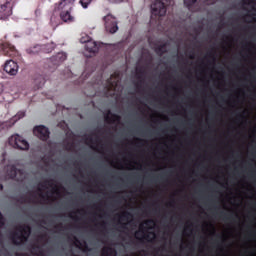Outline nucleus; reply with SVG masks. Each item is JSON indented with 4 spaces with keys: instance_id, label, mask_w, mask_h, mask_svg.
Instances as JSON below:
<instances>
[{
    "instance_id": "obj_1",
    "label": "nucleus",
    "mask_w": 256,
    "mask_h": 256,
    "mask_svg": "<svg viewBox=\"0 0 256 256\" xmlns=\"http://www.w3.org/2000/svg\"><path fill=\"white\" fill-rule=\"evenodd\" d=\"M31 237V226L29 225H20L16 227V231L9 234V239L13 245L19 247L29 241Z\"/></svg>"
},
{
    "instance_id": "obj_2",
    "label": "nucleus",
    "mask_w": 256,
    "mask_h": 256,
    "mask_svg": "<svg viewBox=\"0 0 256 256\" xmlns=\"http://www.w3.org/2000/svg\"><path fill=\"white\" fill-rule=\"evenodd\" d=\"M151 13V19L154 17L158 19H160V17H165V15H167V5L161 0H155L151 4Z\"/></svg>"
},
{
    "instance_id": "obj_3",
    "label": "nucleus",
    "mask_w": 256,
    "mask_h": 256,
    "mask_svg": "<svg viewBox=\"0 0 256 256\" xmlns=\"http://www.w3.org/2000/svg\"><path fill=\"white\" fill-rule=\"evenodd\" d=\"M8 143L14 149H19L20 151H27V150H29V142H27V140H25L19 134L12 135L9 138Z\"/></svg>"
},
{
    "instance_id": "obj_4",
    "label": "nucleus",
    "mask_w": 256,
    "mask_h": 256,
    "mask_svg": "<svg viewBox=\"0 0 256 256\" xmlns=\"http://www.w3.org/2000/svg\"><path fill=\"white\" fill-rule=\"evenodd\" d=\"M54 49H55L54 43L45 44V45L35 44L33 46L26 48V53L27 55L33 56V55H39L41 51H43L44 53H51V51H53Z\"/></svg>"
},
{
    "instance_id": "obj_5",
    "label": "nucleus",
    "mask_w": 256,
    "mask_h": 256,
    "mask_svg": "<svg viewBox=\"0 0 256 256\" xmlns=\"http://www.w3.org/2000/svg\"><path fill=\"white\" fill-rule=\"evenodd\" d=\"M103 19H104L105 30L107 31V33H111V35H113L119 31L117 18H115L111 14H108L104 16Z\"/></svg>"
},
{
    "instance_id": "obj_6",
    "label": "nucleus",
    "mask_w": 256,
    "mask_h": 256,
    "mask_svg": "<svg viewBox=\"0 0 256 256\" xmlns=\"http://www.w3.org/2000/svg\"><path fill=\"white\" fill-rule=\"evenodd\" d=\"M6 175L8 179H15L16 181H22L25 171L23 169H17L15 165L7 166Z\"/></svg>"
},
{
    "instance_id": "obj_7",
    "label": "nucleus",
    "mask_w": 256,
    "mask_h": 256,
    "mask_svg": "<svg viewBox=\"0 0 256 256\" xmlns=\"http://www.w3.org/2000/svg\"><path fill=\"white\" fill-rule=\"evenodd\" d=\"M0 13L4 17H9L13 13L12 0H0Z\"/></svg>"
},
{
    "instance_id": "obj_8",
    "label": "nucleus",
    "mask_w": 256,
    "mask_h": 256,
    "mask_svg": "<svg viewBox=\"0 0 256 256\" xmlns=\"http://www.w3.org/2000/svg\"><path fill=\"white\" fill-rule=\"evenodd\" d=\"M119 83H121V76L118 73H114L107 80L106 88L108 89V91H117Z\"/></svg>"
},
{
    "instance_id": "obj_9",
    "label": "nucleus",
    "mask_w": 256,
    "mask_h": 256,
    "mask_svg": "<svg viewBox=\"0 0 256 256\" xmlns=\"http://www.w3.org/2000/svg\"><path fill=\"white\" fill-rule=\"evenodd\" d=\"M34 135L41 139V141H47L49 139V128L45 127L44 125L36 126L33 130Z\"/></svg>"
},
{
    "instance_id": "obj_10",
    "label": "nucleus",
    "mask_w": 256,
    "mask_h": 256,
    "mask_svg": "<svg viewBox=\"0 0 256 256\" xmlns=\"http://www.w3.org/2000/svg\"><path fill=\"white\" fill-rule=\"evenodd\" d=\"M4 71L8 75H16L19 71V65L13 60H8L4 65Z\"/></svg>"
},
{
    "instance_id": "obj_11",
    "label": "nucleus",
    "mask_w": 256,
    "mask_h": 256,
    "mask_svg": "<svg viewBox=\"0 0 256 256\" xmlns=\"http://www.w3.org/2000/svg\"><path fill=\"white\" fill-rule=\"evenodd\" d=\"M1 49L6 57H15V55H17V50L15 49V46L11 45L9 42L2 43Z\"/></svg>"
},
{
    "instance_id": "obj_12",
    "label": "nucleus",
    "mask_w": 256,
    "mask_h": 256,
    "mask_svg": "<svg viewBox=\"0 0 256 256\" xmlns=\"http://www.w3.org/2000/svg\"><path fill=\"white\" fill-rule=\"evenodd\" d=\"M60 12V19L64 21V23H73L75 21V17L71 15V9H63V10H56Z\"/></svg>"
},
{
    "instance_id": "obj_13",
    "label": "nucleus",
    "mask_w": 256,
    "mask_h": 256,
    "mask_svg": "<svg viewBox=\"0 0 256 256\" xmlns=\"http://www.w3.org/2000/svg\"><path fill=\"white\" fill-rule=\"evenodd\" d=\"M104 121L105 123H108V125H114V123L121 122V116L113 114L111 110H108V113L104 116Z\"/></svg>"
},
{
    "instance_id": "obj_14",
    "label": "nucleus",
    "mask_w": 256,
    "mask_h": 256,
    "mask_svg": "<svg viewBox=\"0 0 256 256\" xmlns=\"http://www.w3.org/2000/svg\"><path fill=\"white\" fill-rule=\"evenodd\" d=\"M145 75H147L145 67L141 66L136 68V78L139 79V83L136 84L137 89H140L141 85L145 83Z\"/></svg>"
},
{
    "instance_id": "obj_15",
    "label": "nucleus",
    "mask_w": 256,
    "mask_h": 256,
    "mask_svg": "<svg viewBox=\"0 0 256 256\" xmlns=\"http://www.w3.org/2000/svg\"><path fill=\"white\" fill-rule=\"evenodd\" d=\"M75 4V0H61L55 6V10H63V9H70L73 10V5Z\"/></svg>"
},
{
    "instance_id": "obj_16",
    "label": "nucleus",
    "mask_w": 256,
    "mask_h": 256,
    "mask_svg": "<svg viewBox=\"0 0 256 256\" xmlns=\"http://www.w3.org/2000/svg\"><path fill=\"white\" fill-rule=\"evenodd\" d=\"M85 49L90 53V55H87L86 57H93V55L99 51V46L97 45V42L90 40L86 43Z\"/></svg>"
},
{
    "instance_id": "obj_17",
    "label": "nucleus",
    "mask_w": 256,
    "mask_h": 256,
    "mask_svg": "<svg viewBox=\"0 0 256 256\" xmlns=\"http://www.w3.org/2000/svg\"><path fill=\"white\" fill-rule=\"evenodd\" d=\"M45 85V77L43 75H37L34 78V89L37 91L38 89H41Z\"/></svg>"
},
{
    "instance_id": "obj_18",
    "label": "nucleus",
    "mask_w": 256,
    "mask_h": 256,
    "mask_svg": "<svg viewBox=\"0 0 256 256\" xmlns=\"http://www.w3.org/2000/svg\"><path fill=\"white\" fill-rule=\"evenodd\" d=\"M67 60V54L65 52H59L57 55L52 57V61L54 65H59V63H63V61Z\"/></svg>"
},
{
    "instance_id": "obj_19",
    "label": "nucleus",
    "mask_w": 256,
    "mask_h": 256,
    "mask_svg": "<svg viewBox=\"0 0 256 256\" xmlns=\"http://www.w3.org/2000/svg\"><path fill=\"white\" fill-rule=\"evenodd\" d=\"M101 256H117V250H115V248H112L110 246L104 247L102 249Z\"/></svg>"
},
{
    "instance_id": "obj_20",
    "label": "nucleus",
    "mask_w": 256,
    "mask_h": 256,
    "mask_svg": "<svg viewBox=\"0 0 256 256\" xmlns=\"http://www.w3.org/2000/svg\"><path fill=\"white\" fill-rule=\"evenodd\" d=\"M156 55H159L160 57L162 55H165L167 53V44H160L155 48Z\"/></svg>"
},
{
    "instance_id": "obj_21",
    "label": "nucleus",
    "mask_w": 256,
    "mask_h": 256,
    "mask_svg": "<svg viewBox=\"0 0 256 256\" xmlns=\"http://www.w3.org/2000/svg\"><path fill=\"white\" fill-rule=\"evenodd\" d=\"M86 141H88V144L92 145L91 149H94L95 151H99V149L97 147H99V145H97V143H100L101 140H99V137H97L95 140L93 139V137L88 136L86 138ZM93 145H97V147L93 146Z\"/></svg>"
},
{
    "instance_id": "obj_22",
    "label": "nucleus",
    "mask_w": 256,
    "mask_h": 256,
    "mask_svg": "<svg viewBox=\"0 0 256 256\" xmlns=\"http://www.w3.org/2000/svg\"><path fill=\"white\" fill-rule=\"evenodd\" d=\"M39 187H41V189H47V187H54V189L57 187V185H55V180L50 179V180H45L44 182L39 184Z\"/></svg>"
},
{
    "instance_id": "obj_23",
    "label": "nucleus",
    "mask_w": 256,
    "mask_h": 256,
    "mask_svg": "<svg viewBox=\"0 0 256 256\" xmlns=\"http://www.w3.org/2000/svg\"><path fill=\"white\" fill-rule=\"evenodd\" d=\"M118 217L121 219V221H129L133 217V214L125 211L121 215H118Z\"/></svg>"
},
{
    "instance_id": "obj_24",
    "label": "nucleus",
    "mask_w": 256,
    "mask_h": 256,
    "mask_svg": "<svg viewBox=\"0 0 256 256\" xmlns=\"http://www.w3.org/2000/svg\"><path fill=\"white\" fill-rule=\"evenodd\" d=\"M145 225H146V227H151V225H155V220L148 219L144 222V224H140L139 229H140V231H142V233H143V229H145Z\"/></svg>"
},
{
    "instance_id": "obj_25",
    "label": "nucleus",
    "mask_w": 256,
    "mask_h": 256,
    "mask_svg": "<svg viewBox=\"0 0 256 256\" xmlns=\"http://www.w3.org/2000/svg\"><path fill=\"white\" fill-rule=\"evenodd\" d=\"M197 3V0H184V5L191 10L193 8V5Z\"/></svg>"
},
{
    "instance_id": "obj_26",
    "label": "nucleus",
    "mask_w": 256,
    "mask_h": 256,
    "mask_svg": "<svg viewBox=\"0 0 256 256\" xmlns=\"http://www.w3.org/2000/svg\"><path fill=\"white\" fill-rule=\"evenodd\" d=\"M27 201L31 203V198H27V196L25 195H22L17 199V202L20 203L21 205H24V203H27Z\"/></svg>"
},
{
    "instance_id": "obj_27",
    "label": "nucleus",
    "mask_w": 256,
    "mask_h": 256,
    "mask_svg": "<svg viewBox=\"0 0 256 256\" xmlns=\"http://www.w3.org/2000/svg\"><path fill=\"white\" fill-rule=\"evenodd\" d=\"M23 117H25V112L20 111L12 118V121L15 123L19 121V119H23Z\"/></svg>"
},
{
    "instance_id": "obj_28",
    "label": "nucleus",
    "mask_w": 256,
    "mask_h": 256,
    "mask_svg": "<svg viewBox=\"0 0 256 256\" xmlns=\"http://www.w3.org/2000/svg\"><path fill=\"white\" fill-rule=\"evenodd\" d=\"M93 0H80L79 3L83 7V9H87L89 5H91Z\"/></svg>"
},
{
    "instance_id": "obj_29",
    "label": "nucleus",
    "mask_w": 256,
    "mask_h": 256,
    "mask_svg": "<svg viewBox=\"0 0 256 256\" xmlns=\"http://www.w3.org/2000/svg\"><path fill=\"white\" fill-rule=\"evenodd\" d=\"M5 227V217L3 216V213L0 212V229H3ZM3 234L0 232V237H2Z\"/></svg>"
},
{
    "instance_id": "obj_30",
    "label": "nucleus",
    "mask_w": 256,
    "mask_h": 256,
    "mask_svg": "<svg viewBox=\"0 0 256 256\" xmlns=\"http://www.w3.org/2000/svg\"><path fill=\"white\" fill-rule=\"evenodd\" d=\"M220 217H222L224 221H231V219H233V215H230L229 217H227V213L225 212H221Z\"/></svg>"
},
{
    "instance_id": "obj_31",
    "label": "nucleus",
    "mask_w": 256,
    "mask_h": 256,
    "mask_svg": "<svg viewBox=\"0 0 256 256\" xmlns=\"http://www.w3.org/2000/svg\"><path fill=\"white\" fill-rule=\"evenodd\" d=\"M255 0H242V5H253Z\"/></svg>"
},
{
    "instance_id": "obj_32",
    "label": "nucleus",
    "mask_w": 256,
    "mask_h": 256,
    "mask_svg": "<svg viewBox=\"0 0 256 256\" xmlns=\"http://www.w3.org/2000/svg\"><path fill=\"white\" fill-rule=\"evenodd\" d=\"M89 36H86V37H82L81 39H80V43H89Z\"/></svg>"
},
{
    "instance_id": "obj_33",
    "label": "nucleus",
    "mask_w": 256,
    "mask_h": 256,
    "mask_svg": "<svg viewBox=\"0 0 256 256\" xmlns=\"http://www.w3.org/2000/svg\"><path fill=\"white\" fill-rule=\"evenodd\" d=\"M72 147H73V143L67 142L65 149H66V151H71Z\"/></svg>"
},
{
    "instance_id": "obj_34",
    "label": "nucleus",
    "mask_w": 256,
    "mask_h": 256,
    "mask_svg": "<svg viewBox=\"0 0 256 256\" xmlns=\"http://www.w3.org/2000/svg\"><path fill=\"white\" fill-rule=\"evenodd\" d=\"M54 229H58V231H62L63 224H58V225L54 226Z\"/></svg>"
},
{
    "instance_id": "obj_35",
    "label": "nucleus",
    "mask_w": 256,
    "mask_h": 256,
    "mask_svg": "<svg viewBox=\"0 0 256 256\" xmlns=\"http://www.w3.org/2000/svg\"><path fill=\"white\" fill-rule=\"evenodd\" d=\"M84 251H91V249H89V245H87V242H84Z\"/></svg>"
},
{
    "instance_id": "obj_36",
    "label": "nucleus",
    "mask_w": 256,
    "mask_h": 256,
    "mask_svg": "<svg viewBox=\"0 0 256 256\" xmlns=\"http://www.w3.org/2000/svg\"><path fill=\"white\" fill-rule=\"evenodd\" d=\"M3 91H4L3 84H0V97L1 95H3Z\"/></svg>"
},
{
    "instance_id": "obj_37",
    "label": "nucleus",
    "mask_w": 256,
    "mask_h": 256,
    "mask_svg": "<svg viewBox=\"0 0 256 256\" xmlns=\"http://www.w3.org/2000/svg\"><path fill=\"white\" fill-rule=\"evenodd\" d=\"M96 132L101 135L103 133V129L102 128H98V129H96Z\"/></svg>"
},
{
    "instance_id": "obj_38",
    "label": "nucleus",
    "mask_w": 256,
    "mask_h": 256,
    "mask_svg": "<svg viewBox=\"0 0 256 256\" xmlns=\"http://www.w3.org/2000/svg\"><path fill=\"white\" fill-rule=\"evenodd\" d=\"M248 17H256V14L253 13V14H248Z\"/></svg>"
},
{
    "instance_id": "obj_39",
    "label": "nucleus",
    "mask_w": 256,
    "mask_h": 256,
    "mask_svg": "<svg viewBox=\"0 0 256 256\" xmlns=\"http://www.w3.org/2000/svg\"><path fill=\"white\" fill-rule=\"evenodd\" d=\"M208 56L212 57L213 59H215V57L213 56V53H211V52L208 54Z\"/></svg>"
},
{
    "instance_id": "obj_40",
    "label": "nucleus",
    "mask_w": 256,
    "mask_h": 256,
    "mask_svg": "<svg viewBox=\"0 0 256 256\" xmlns=\"http://www.w3.org/2000/svg\"><path fill=\"white\" fill-rule=\"evenodd\" d=\"M136 140H138L139 141V143H143V142H145V140H143V139H136Z\"/></svg>"
},
{
    "instance_id": "obj_41",
    "label": "nucleus",
    "mask_w": 256,
    "mask_h": 256,
    "mask_svg": "<svg viewBox=\"0 0 256 256\" xmlns=\"http://www.w3.org/2000/svg\"><path fill=\"white\" fill-rule=\"evenodd\" d=\"M77 165H79V163H77V162H74V163H73V166H74V167H77Z\"/></svg>"
},
{
    "instance_id": "obj_42",
    "label": "nucleus",
    "mask_w": 256,
    "mask_h": 256,
    "mask_svg": "<svg viewBox=\"0 0 256 256\" xmlns=\"http://www.w3.org/2000/svg\"><path fill=\"white\" fill-rule=\"evenodd\" d=\"M74 239H75L76 243H81V242H79V239H77V237H74Z\"/></svg>"
},
{
    "instance_id": "obj_43",
    "label": "nucleus",
    "mask_w": 256,
    "mask_h": 256,
    "mask_svg": "<svg viewBox=\"0 0 256 256\" xmlns=\"http://www.w3.org/2000/svg\"><path fill=\"white\" fill-rule=\"evenodd\" d=\"M39 256H45V254L43 253V251H41V252L39 253Z\"/></svg>"
},
{
    "instance_id": "obj_44",
    "label": "nucleus",
    "mask_w": 256,
    "mask_h": 256,
    "mask_svg": "<svg viewBox=\"0 0 256 256\" xmlns=\"http://www.w3.org/2000/svg\"><path fill=\"white\" fill-rule=\"evenodd\" d=\"M0 191H3V184H0Z\"/></svg>"
},
{
    "instance_id": "obj_45",
    "label": "nucleus",
    "mask_w": 256,
    "mask_h": 256,
    "mask_svg": "<svg viewBox=\"0 0 256 256\" xmlns=\"http://www.w3.org/2000/svg\"><path fill=\"white\" fill-rule=\"evenodd\" d=\"M144 239H149V234L145 235Z\"/></svg>"
},
{
    "instance_id": "obj_46",
    "label": "nucleus",
    "mask_w": 256,
    "mask_h": 256,
    "mask_svg": "<svg viewBox=\"0 0 256 256\" xmlns=\"http://www.w3.org/2000/svg\"><path fill=\"white\" fill-rule=\"evenodd\" d=\"M190 59H195V56L193 54L190 55Z\"/></svg>"
},
{
    "instance_id": "obj_47",
    "label": "nucleus",
    "mask_w": 256,
    "mask_h": 256,
    "mask_svg": "<svg viewBox=\"0 0 256 256\" xmlns=\"http://www.w3.org/2000/svg\"><path fill=\"white\" fill-rule=\"evenodd\" d=\"M40 197H41L42 199H45V195H43V194H40Z\"/></svg>"
},
{
    "instance_id": "obj_48",
    "label": "nucleus",
    "mask_w": 256,
    "mask_h": 256,
    "mask_svg": "<svg viewBox=\"0 0 256 256\" xmlns=\"http://www.w3.org/2000/svg\"><path fill=\"white\" fill-rule=\"evenodd\" d=\"M101 227H103V229H105V223H102V224H101Z\"/></svg>"
},
{
    "instance_id": "obj_49",
    "label": "nucleus",
    "mask_w": 256,
    "mask_h": 256,
    "mask_svg": "<svg viewBox=\"0 0 256 256\" xmlns=\"http://www.w3.org/2000/svg\"><path fill=\"white\" fill-rule=\"evenodd\" d=\"M100 149H101V151H103V144L100 145Z\"/></svg>"
},
{
    "instance_id": "obj_50",
    "label": "nucleus",
    "mask_w": 256,
    "mask_h": 256,
    "mask_svg": "<svg viewBox=\"0 0 256 256\" xmlns=\"http://www.w3.org/2000/svg\"><path fill=\"white\" fill-rule=\"evenodd\" d=\"M127 224H122V229H125V226H126Z\"/></svg>"
},
{
    "instance_id": "obj_51",
    "label": "nucleus",
    "mask_w": 256,
    "mask_h": 256,
    "mask_svg": "<svg viewBox=\"0 0 256 256\" xmlns=\"http://www.w3.org/2000/svg\"><path fill=\"white\" fill-rule=\"evenodd\" d=\"M1 129H3V124H0V131H1Z\"/></svg>"
},
{
    "instance_id": "obj_52",
    "label": "nucleus",
    "mask_w": 256,
    "mask_h": 256,
    "mask_svg": "<svg viewBox=\"0 0 256 256\" xmlns=\"http://www.w3.org/2000/svg\"><path fill=\"white\" fill-rule=\"evenodd\" d=\"M79 173H80L81 177H83V173L81 171H79Z\"/></svg>"
},
{
    "instance_id": "obj_53",
    "label": "nucleus",
    "mask_w": 256,
    "mask_h": 256,
    "mask_svg": "<svg viewBox=\"0 0 256 256\" xmlns=\"http://www.w3.org/2000/svg\"><path fill=\"white\" fill-rule=\"evenodd\" d=\"M239 117H243V115L239 114V115H238V119H239Z\"/></svg>"
},
{
    "instance_id": "obj_54",
    "label": "nucleus",
    "mask_w": 256,
    "mask_h": 256,
    "mask_svg": "<svg viewBox=\"0 0 256 256\" xmlns=\"http://www.w3.org/2000/svg\"><path fill=\"white\" fill-rule=\"evenodd\" d=\"M38 191H40V192H41V191H43V189H41V188H38Z\"/></svg>"
},
{
    "instance_id": "obj_55",
    "label": "nucleus",
    "mask_w": 256,
    "mask_h": 256,
    "mask_svg": "<svg viewBox=\"0 0 256 256\" xmlns=\"http://www.w3.org/2000/svg\"><path fill=\"white\" fill-rule=\"evenodd\" d=\"M253 11H256L255 7H252Z\"/></svg>"
},
{
    "instance_id": "obj_56",
    "label": "nucleus",
    "mask_w": 256,
    "mask_h": 256,
    "mask_svg": "<svg viewBox=\"0 0 256 256\" xmlns=\"http://www.w3.org/2000/svg\"><path fill=\"white\" fill-rule=\"evenodd\" d=\"M252 19H253V21H256V18H255V17H253Z\"/></svg>"
},
{
    "instance_id": "obj_57",
    "label": "nucleus",
    "mask_w": 256,
    "mask_h": 256,
    "mask_svg": "<svg viewBox=\"0 0 256 256\" xmlns=\"http://www.w3.org/2000/svg\"><path fill=\"white\" fill-rule=\"evenodd\" d=\"M42 223H44V225L46 224V222H45V221H42Z\"/></svg>"
},
{
    "instance_id": "obj_58",
    "label": "nucleus",
    "mask_w": 256,
    "mask_h": 256,
    "mask_svg": "<svg viewBox=\"0 0 256 256\" xmlns=\"http://www.w3.org/2000/svg\"><path fill=\"white\" fill-rule=\"evenodd\" d=\"M213 235H215V230L213 231Z\"/></svg>"
},
{
    "instance_id": "obj_59",
    "label": "nucleus",
    "mask_w": 256,
    "mask_h": 256,
    "mask_svg": "<svg viewBox=\"0 0 256 256\" xmlns=\"http://www.w3.org/2000/svg\"><path fill=\"white\" fill-rule=\"evenodd\" d=\"M75 219H76V221H77V219H79V218L76 217Z\"/></svg>"
},
{
    "instance_id": "obj_60",
    "label": "nucleus",
    "mask_w": 256,
    "mask_h": 256,
    "mask_svg": "<svg viewBox=\"0 0 256 256\" xmlns=\"http://www.w3.org/2000/svg\"><path fill=\"white\" fill-rule=\"evenodd\" d=\"M44 236H41V239H43Z\"/></svg>"
}]
</instances>
